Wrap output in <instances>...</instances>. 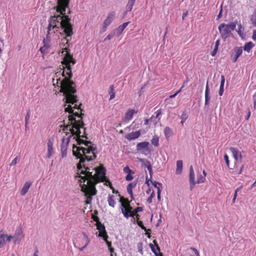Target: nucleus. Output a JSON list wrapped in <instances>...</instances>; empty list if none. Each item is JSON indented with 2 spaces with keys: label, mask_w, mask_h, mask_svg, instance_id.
Masks as SVG:
<instances>
[{
  "label": "nucleus",
  "mask_w": 256,
  "mask_h": 256,
  "mask_svg": "<svg viewBox=\"0 0 256 256\" xmlns=\"http://www.w3.org/2000/svg\"><path fill=\"white\" fill-rule=\"evenodd\" d=\"M224 159L225 160V162H226V164L227 166H230V161H229V160H228V156L226 154H225L224 155Z\"/></svg>",
  "instance_id": "50"
},
{
  "label": "nucleus",
  "mask_w": 256,
  "mask_h": 256,
  "mask_svg": "<svg viewBox=\"0 0 256 256\" xmlns=\"http://www.w3.org/2000/svg\"><path fill=\"white\" fill-rule=\"evenodd\" d=\"M22 230L21 228H18L16 230L15 233L13 236L14 244H18L20 242L22 239L24 238Z\"/></svg>",
  "instance_id": "7"
},
{
  "label": "nucleus",
  "mask_w": 256,
  "mask_h": 256,
  "mask_svg": "<svg viewBox=\"0 0 256 256\" xmlns=\"http://www.w3.org/2000/svg\"><path fill=\"white\" fill-rule=\"evenodd\" d=\"M242 26H241V24H240V25H239L238 29L237 30V32L238 33V34L240 36L242 35Z\"/></svg>",
  "instance_id": "59"
},
{
  "label": "nucleus",
  "mask_w": 256,
  "mask_h": 256,
  "mask_svg": "<svg viewBox=\"0 0 256 256\" xmlns=\"http://www.w3.org/2000/svg\"><path fill=\"white\" fill-rule=\"evenodd\" d=\"M237 22V20H236L228 24H226L224 23L220 24L218 29L220 34L221 38L224 40H226V38L230 36L231 34V32L233 31L236 28Z\"/></svg>",
  "instance_id": "4"
},
{
  "label": "nucleus",
  "mask_w": 256,
  "mask_h": 256,
  "mask_svg": "<svg viewBox=\"0 0 256 256\" xmlns=\"http://www.w3.org/2000/svg\"><path fill=\"white\" fill-rule=\"evenodd\" d=\"M83 235H84L83 239H84V240L85 242V244L83 246L80 248V251H82L86 247V246L88 245V244L90 242V239L88 238V236L86 235V234L84 233Z\"/></svg>",
  "instance_id": "28"
},
{
  "label": "nucleus",
  "mask_w": 256,
  "mask_h": 256,
  "mask_svg": "<svg viewBox=\"0 0 256 256\" xmlns=\"http://www.w3.org/2000/svg\"><path fill=\"white\" fill-rule=\"evenodd\" d=\"M31 186V183L28 182H26L24 184L22 188L20 191V194L22 196H24L28 192L30 186Z\"/></svg>",
  "instance_id": "19"
},
{
  "label": "nucleus",
  "mask_w": 256,
  "mask_h": 256,
  "mask_svg": "<svg viewBox=\"0 0 256 256\" xmlns=\"http://www.w3.org/2000/svg\"><path fill=\"white\" fill-rule=\"evenodd\" d=\"M71 138L72 136H69L66 138V140L64 138L62 139V142L60 146L62 158H64L66 156L68 145Z\"/></svg>",
  "instance_id": "6"
},
{
  "label": "nucleus",
  "mask_w": 256,
  "mask_h": 256,
  "mask_svg": "<svg viewBox=\"0 0 256 256\" xmlns=\"http://www.w3.org/2000/svg\"><path fill=\"white\" fill-rule=\"evenodd\" d=\"M230 150L233 156L236 161H241L242 156L241 154L240 153L239 151L237 149L234 148H230Z\"/></svg>",
  "instance_id": "15"
},
{
  "label": "nucleus",
  "mask_w": 256,
  "mask_h": 256,
  "mask_svg": "<svg viewBox=\"0 0 256 256\" xmlns=\"http://www.w3.org/2000/svg\"><path fill=\"white\" fill-rule=\"evenodd\" d=\"M189 182L190 190H192L194 189V186L196 184V181L195 180L194 172L192 166H190V167Z\"/></svg>",
  "instance_id": "8"
},
{
  "label": "nucleus",
  "mask_w": 256,
  "mask_h": 256,
  "mask_svg": "<svg viewBox=\"0 0 256 256\" xmlns=\"http://www.w3.org/2000/svg\"><path fill=\"white\" fill-rule=\"evenodd\" d=\"M68 120H69V122L70 123V125H74L72 124V122L74 121V124H76V123H80V122H82L81 120H78V121H76V118L74 117V116H72V115H70L68 116Z\"/></svg>",
  "instance_id": "34"
},
{
  "label": "nucleus",
  "mask_w": 256,
  "mask_h": 256,
  "mask_svg": "<svg viewBox=\"0 0 256 256\" xmlns=\"http://www.w3.org/2000/svg\"><path fill=\"white\" fill-rule=\"evenodd\" d=\"M114 36H116L114 33V32L113 30L112 31L108 36H107L104 38V42L106 41V40H110Z\"/></svg>",
  "instance_id": "38"
},
{
  "label": "nucleus",
  "mask_w": 256,
  "mask_h": 256,
  "mask_svg": "<svg viewBox=\"0 0 256 256\" xmlns=\"http://www.w3.org/2000/svg\"><path fill=\"white\" fill-rule=\"evenodd\" d=\"M210 92H205L204 94V110H206V111H208L209 110V105H210Z\"/></svg>",
  "instance_id": "23"
},
{
  "label": "nucleus",
  "mask_w": 256,
  "mask_h": 256,
  "mask_svg": "<svg viewBox=\"0 0 256 256\" xmlns=\"http://www.w3.org/2000/svg\"><path fill=\"white\" fill-rule=\"evenodd\" d=\"M152 185L154 186V188H156L157 189H158V188H160V187L158 185L162 186V184L156 181H154V182L152 181Z\"/></svg>",
  "instance_id": "49"
},
{
  "label": "nucleus",
  "mask_w": 256,
  "mask_h": 256,
  "mask_svg": "<svg viewBox=\"0 0 256 256\" xmlns=\"http://www.w3.org/2000/svg\"><path fill=\"white\" fill-rule=\"evenodd\" d=\"M96 228L100 232L98 236L104 237V236L107 234L104 226L100 222H98V224H96Z\"/></svg>",
  "instance_id": "13"
},
{
  "label": "nucleus",
  "mask_w": 256,
  "mask_h": 256,
  "mask_svg": "<svg viewBox=\"0 0 256 256\" xmlns=\"http://www.w3.org/2000/svg\"><path fill=\"white\" fill-rule=\"evenodd\" d=\"M161 110H158L156 112V116H155V118L160 119L159 118V116L161 114Z\"/></svg>",
  "instance_id": "58"
},
{
  "label": "nucleus",
  "mask_w": 256,
  "mask_h": 256,
  "mask_svg": "<svg viewBox=\"0 0 256 256\" xmlns=\"http://www.w3.org/2000/svg\"><path fill=\"white\" fill-rule=\"evenodd\" d=\"M114 195H111V196L109 195V197H108V205L110 206H112V208H114L115 204H116V202L114 200Z\"/></svg>",
  "instance_id": "30"
},
{
  "label": "nucleus",
  "mask_w": 256,
  "mask_h": 256,
  "mask_svg": "<svg viewBox=\"0 0 256 256\" xmlns=\"http://www.w3.org/2000/svg\"><path fill=\"white\" fill-rule=\"evenodd\" d=\"M108 94L110 95V100L113 99L115 96V92L114 85H111L109 88Z\"/></svg>",
  "instance_id": "31"
},
{
  "label": "nucleus",
  "mask_w": 256,
  "mask_h": 256,
  "mask_svg": "<svg viewBox=\"0 0 256 256\" xmlns=\"http://www.w3.org/2000/svg\"><path fill=\"white\" fill-rule=\"evenodd\" d=\"M136 0H128L126 6V10L124 12V16H126L128 12L132 10L133 6L135 3Z\"/></svg>",
  "instance_id": "16"
},
{
  "label": "nucleus",
  "mask_w": 256,
  "mask_h": 256,
  "mask_svg": "<svg viewBox=\"0 0 256 256\" xmlns=\"http://www.w3.org/2000/svg\"><path fill=\"white\" fill-rule=\"evenodd\" d=\"M82 150V156L80 154V152H74V156L80 159L79 162L77 164V176L76 178H79L80 180V186L81 190L84 192V196L86 198L85 201L86 204H90L92 200V196L96 194L97 190L96 185L100 181H104L106 178V170L102 166L94 168L92 169L95 172L92 174V172H90V168L86 166V162H90L96 158L97 148L91 147L90 148H77V150Z\"/></svg>",
  "instance_id": "1"
},
{
  "label": "nucleus",
  "mask_w": 256,
  "mask_h": 256,
  "mask_svg": "<svg viewBox=\"0 0 256 256\" xmlns=\"http://www.w3.org/2000/svg\"><path fill=\"white\" fill-rule=\"evenodd\" d=\"M108 26L104 24V22L103 23V26H102V28H101V29L100 30V33L102 34V33L105 32L106 31V29H107Z\"/></svg>",
  "instance_id": "48"
},
{
  "label": "nucleus",
  "mask_w": 256,
  "mask_h": 256,
  "mask_svg": "<svg viewBox=\"0 0 256 256\" xmlns=\"http://www.w3.org/2000/svg\"><path fill=\"white\" fill-rule=\"evenodd\" d=\"M68 48H64L62 52L64 53L65 51L66 52L63 58L62 62V64L66 66V69L64 70L63 72V76H68V78L65 77L64 79L60 82V92L64 94V99L66 100L65 103L74 104L77 102L78 99L76 96L74 94L76 92V90L73 86L74 82L70 80L72 74V68L70 65V63L74 64L76 60L74 59L72 56L68 52Z\"/></svg>",
  "instance_id": "3"
},
{
  "label": "nucleus",
  "mask_w": 256,
  "mask_h": 256,
  "mask_svg": "<svg viewBox=\"0 0 256 256\" xmlns=\"http://www.w3.org/2000/svg\"><path fill=\"white\" fill-rule=\"evenodd\" d=\"M164 134L166 139H168L173 134L172 130L168 126H166L164 130Z\"/></svg>",
  "instance_id": "25"
},
{
  "label": "nucleus",
  "mask_w": 256,
  "mask_h": 256,
  "mask_svg": "<svg viewBox=\"0 0 256 256\" xmlns=\"http://www.w3.org/2000/svg\"><path fill=\"white\" fill-rule=\"evenodd\" d=\"M188 112L186 110H184L182 112V115L180 116V118L182 120L180 123L182 124V125H184L186 120L188 118Z\"/></svg>",
  "instance_id": "26"
},
{
  "label": "nucleus",
  "mask_w": 256,
  "mask_h": 256,
  "mask_svg": "<svg viewBox=\"0 0 256 256\" xmlns=\"http://www.w3.org/2000/svg\"><path fill=\"white\" fill-rule=\"evenodd\" d=\"M20 159V156H16L14 160H13L12 162L10 164V166H14L16 165L17 162H18V160Z\"/></svg>",
  "instance_id": "45"
},
{
  "label": "nucleus",
  "mask_w": 256,
  "mask_h": 256,
  "mask_svg": "<svg viewBox=\"0 0 256 256\" xmlns=\"http://www.w3.org/2000/svg\"><path fill=\"white\" fill-rule=\"evenodd\" d=\"M6 236V234H0V248L4 246Z\"/></svg>",
  "instance_id": "36"
},
{
  "label": "nucleus",
  "mask_w": 256,
  "mask_h": 256,
  "mask_svg": "<svg viewBox=\"0 0 256 256\" xmlns=\"http://www.w3.org/2000/svg\"><path fill=\"white\" fill-rule=\"evenodd\" d=\"M30 110H28L27 111V113H26V114L25 117V122H28V120H30Z\"/></svg>",
  "instance_id": "47"
},
{
  "label": "nucleus",
  "mask_w": 256,
  "mask_h": 256,
  "mask_svg": "<svg viewBox=\"0 0 256 256\" xmlns=\"http://www.w3.org/2000/svg\"><path fill=\"white\" fill-rule=\"evenodd\" d=\"M158 142H159V138H158V136L154 135L152 137V138L151 140V142H152V144H153L155 146H158V144H159Z\"/></svg>",
  "instance_id": "32"
},
{
  "label": "nucleus",
  "mask_w": 256,
  "mask_h": 256,
  "mask_svg": "<svg viewBox=\"0 0 256 256\" xmlns=\"http://www.w3.org/2000/svg\"><path fill=\"white\" fill-rule=\"evenodd\" d=\"M206 180V178H204V176H203L200 174V173H198V174L197 177V180L196 181V184H201L204 182Z\"/></svg>",
  "instance_id": "33"
},
{
  "label": "nucleus",
  "mask_w": 256,
  "mask_h": 256,
  "mask_svg": "<svg viewBox=\"0 0 256 256\" xmlns=\"http://www.w3.org/2000/svg\"><path fill=\"white\" fill-rule=\"evenodd\" d=\"M140 130H139L135 132H132L124 136V138L130 141L139 138L140 136Z\"/></svg>",
  "instance_id": "12"
},
{
  "label": "nucleus",
  "mask_w": 256,
  "mask_h": 256,
  "mask_svg": "<svg viewBox=\"0 0 256 256\" xmlns=\"http://www.w3.org/2000/svg\"><path fill=\"white\" fill-rule=\"evenodd\" d=\"M133 179V176L132 174H128L126 177V180L128 181H130Z\"/></svg>",
  "instance_id": "52"
},
{
  "label": "nucleus",
  "mask_w": 256,
  "mask_h": 256,
  "mask_svg": "<svg viewBox=\"0 0 256 256\" xmlns=\"http://www.w3.org/2000/svg\"><path fill=\"white\" fill-rule=\"evenodd\" d=\"M220 40H218L216 42L215 46H214V48H216V50H218V46L220 45Z\"/></svg>",
  "instance_id": "60"
},
{
  "label": "nucleus",
  "mask_w": 256,
  "mask_h": 256,
  "mask_svg": "<svg viewBox=\"0 0 256 256\" xmlns=\"http://www.w3.org/2000/svg\"><path fill=\"white\" fill-rule=\"evenodd\" d=\"M136 186V183L132 182V183L129 184L127 186L132 189V188H134Z\"/></svg>",
  "instance_id": "61"
},
{
  "label": "nucleus",
  "mask_w": 256,
  "mask_h": 256,
  "mask_svg": "<svg viewBox=\"0 0 256 256\" xmlns=\"http://www.w3.org/2000/svg\"><path fill=\"white\" fill-rule=\"evenodd\" d=\"M224 92V86H220V90H219V95L222 96Z\"/></svg>",
  "instance_id": "51"
},
{
  "label": "nucleus",
  "mask_w": 256,
  "mask_h": 256,
  "mask_svg": "<svg viewBox=\"0 0 256 256\" xmlns=\"http://www.w3.org/2000/svg\"><path fill=\"white\" fill-rule=\"evenodd\" d=\"M252 38L254 40L256 41V30L253 32Z\"/></svg>",
  "instance_id": "63"
},
{
  "label": "nucleus",
  "mask_w": 256,
  "mask_h": 256,
  "mask_svg": "<svg viewBox=\"0 0 256 256\" xmlns=\"http://www.w3.org/2000/svg\"><path fill=\"white\" fill-rule=\"evenodd\" d=\"M122 210H125L124 211L126 212V213H128V214L132 213V211L133 210L132 208L130 206V205L129 206H128V207L127 208H126V209H125L124 207L123 206L122 208Z\"/></svg>",
  "instance_id": "43"
},
{
  "label": "nucleus",
  "mask_w": 256,
  "mask_h": 256,
  "mask_svg": "<svg viewBox=\"0 0 256 256\" xmlns=\"http://www.w3.org/2000/svg\"><path fill=\"white\" fill-rule=\"evenodd\" d=\"M250 21L252 24L256 26V10L254 12L253 14L251 16Z\"/></svg>",
  "instance_id": "37"
},
{
  "label": "nucleus",
  "mask_w": 256,
  "mask_h": 256,
  "mask_svg": "<svg viewBox=\"0 0 256 256\" xmlns=\"http://www.w3.org/2000/svg\"><path fill=\"white\" fill-rule=\"evenodd\" d=\"M116 14L114 12H111L108 14L106 18L104 20V24L109 26L115 18Z\"/></svg>",
  "instance_id": "17"
},
{
  "label": "nucleus",
  "mask_w": 256,
  "mask_h": 256,
  "mask_svg": "<svg viewBox=\"0 0 256 256\" xmlns=\"http://www.w3.org/2000/svg\"><path fill=\"white\" fill-rule=\"evenodd\" d=\"M149 142H139L136 144V150L138 151H141L144 149H148Z\"/></svg>",
  "instance_id": "18"
},
{
  "label": "nucleus",
  "mask_w": 256,
  "mask_h": 256,
  "mask_svg": "<svg viewBox=\"0 0 256 256\" xmlns=\"http://www.w3.org/2000/svg\"><path fill=\"white\" fill-rule=\"evenodd\" d=\"M135 112V110L134 109H130L126 113L124 117V120H130L132 119L133 116Z\"/></svg>",
  "instance_id": "21"
},
{
  "label": "nucleus",
  "mask_w": 256,
  "mask_h": 256,
  "mask_svg": "<svg viewBox=\"0 0 256 256\" xmlns=\"http://www.w3.org/2000/svg\"><path fill=\"white\" fill-rule=\"evenodd\" d=\"M142 207H137L134 210L135 212V213H138V212H140L142 210Z\"/></svg>",
  "instance_id": "56"
},
{
  "label": "nucleus",
  "mask_w": 256,
  "mask_h": 256,
  "mask_svg": "<svg viewBox=\"0 0 256 256\" xmlns=\"http://www.w3.org/2000/svg\"><path fill=\"white\" fill-rule=\"evenodd\" d=\"M254 46V45L251 42H246L244 46V50L247 52H249Z\"/></svg>",
  "instance_id": "27"
},
{
  "label": "nucleus",
  "mask_w": 256,
  "mask_h": 256,
  "mask_svg": "<svg viewBox=\"0 0 256 256\" xmlns=\"http://www.w3.org/2000/svg\"><path fill=\"white\" fill-rule=\"evenodd\" d=\"M124 172L128 174H134V172L131 170L128 166H126L124 168Z\"/></svg>",
  "instance_id": "40"
},
{
  "label": "nucleus",
  "mask_w": 256,
  "mask_h": 256,
  "mask_svg": "<svg viewBox=\"0 0 256 256\" xmlns=\"http://www.w3.org/2000/svg\"><path fill=\"white\" fill-rule=\"evenodd\" d=\"M124 210H122V214L126 218H128L129 217H132L133 218H134V216L136 213H135V212L134 210L132 211V213L128 214L126 213Z\"/></svg>",
  "instance_id": "29"
},
{
  "label": "nucleus",
  "mask_w": 256,
  "mask_h": 256,
  "mask_svg": "<svg viewBox=\"0 0 256 256\" xmlns=\"http://www.w3.org/2000/svg\"><path fill=\"white\" fill-rule=\"evenodd\" d=\"M160 192H161V190H160V188H158L157 197H158V200H160Z\"/></svg>",
  "instance_id": "54"
},
{
  "label": "nucleus",
  "mask_w": 256,
  "mask_h": 256,
  "mask_svg": "<svg viewBox=\"0 0 256 256\" xmlns=\"http://www.w3.org/2000/svg\"><path fill=\"white\" fill-rule=\"evenodd\" d=\"M234 54L231 55L230 58L234 62H236L238 60V58L240 57V56L242 54V48L240 47H236L234 48Z\"/></svg>",
  "instance_id": "11"
},
{
  "label": "nucleus",
  "mask_w": 256,
  "mask_h": 256,
  "mask_svg": "<svg viewBox=\"0 0 256 256\" xmlns=\"http://www.w3.org/2000/svg\"><path fill=\"white\" fill-rule=\"evenodd\" d=\"M108 237V234H106V236H104V237H103V238H104V241L106 242L108 248H112V242H109L107 240Z\"/></svg>",
  "instance_id": "41"
},
{
  "label": "nucleus",
  "mask_w": 256,
  "mask_h": 256,
  "mask_svg": "<svg viewBox=\"0 0 256 256\" xmlns=\"http://www.w3.org/2000/svg\"><path fill=\"white\" fill-rule=\"evenodd\" d=\"M76 141L77 142V144H78V145H81V144L84 145L85 140L81 139L80 137L77 138H76Z\"/></svg>",
  "instance_id": "44"
},
{
  "label": "nucleus",
  "mask_w": 256,
  "mask_h": 256,
  "mask_svg": "<svg viewBox=\"0 0 256 256\" xmlns=\"http://www.w3.org/2000/svg\"><path fill=\"white\" fill-rule=\"evenodd\" d=\"M153 244H150L149 246L151 248L152 251L156 256H160L162 254L160 252V248L158 246L156 240H153Z\"/></svg>",
  "instance_id": "10"
},
{
  "label": "nucleus",
  "mask_w": 256,
  "mask_h": 256,
  "mask_svg": "<svg viewBox=\"0 0 256 256\" xmlns=\"http://www.w3.org/2000/svg\"><path fill=\"white\" fill-rule=\"evenodd\" d=\"M124 30H122L120 26H118L117 28L113 30L114 32V33L116 36H120Z\"/></svg>",
  "instance_id": "35"
},
{
  "label": "nucleus",
  "mask_w": 256,
  "mask_h": 256,
  "mask_svg": "<svg viewBox=\"0 0 256 256\" xmlns=\"http://www.w3.org/2000/svg\"><path fill=\"white\" fill-rule=\"evenodd\" d=\"M80 123L74 124L72 128H70V131L71 132L72 137L73 136H76L78 138L80 137V128H84V124L83 122H80Z\"/></svg>",
  "instance_id": "5"
},
{
  "label": "nucleus",
  "mask_w": 256,
  "mask_h": 256,
  "mask_svg": "<svg viewBox=\"0 0 256 256\" xmlns=\"http://www.w3.org/2000/svg\"><path fill=\"white\" fill-rule=\"evenodd\" d=\"M92 144V142H90V141H86V140H85V142H84V146H88L87 148H90L91 147H94V145L92 146H89V144ZM96 148V147L95 146ZM77 148H84V147H82V146H75L74 144L73 145V150H72V153L74 154V152H79V150H77ZM80 154L82 155V156H82V154H83V152H82V150H80Z\"/></svg>",
  "instance_id": "14"
},
{
  "label": "nucleus",
  "mask_w": 256,
  "mask_h": 256,
  "mask_svg": "<svg viewBox=\"0 0 256 256\" xmlns=\"http://www.w3.org/2000/svg\"><path fill=\"white\" fill-rule=\"evenodd\" d=\"M154 196V192H153L152 194H150V196L147 199V202L148 204H151L152 202V200L153 197Z\"/></svg>",
  "instance_id": "46"
},
{
  "label": "nucleus",
  "mask_w": 256,
  "mask_h": 256,
  "mask_svg": "<svg viewBox=\"0 0 256 256\" xmlns=\"http://www.w3.org/2000/svg\"><path fill=\"white\" fill-rule=\"evenodd\" d=\"M190 249L194 252L196 254L199 256L198 252L196 248H191Z\"/></svg>",
  "instance_id": "64"
},
{
  "label": "nucleus",
  "mask_w": 256,
  "mask_h": 256,
  "mask_svg": "<svg viewBox=\"0 0 256 256\" xmlns=\"http://www.w3.org/2000/svg\"><path fill=\"white\" fill-rule=\"evenodd\" d=\"M81 104H80L79 106H78L77 104H75L74 106L72 107L70 105H68V106L65 108V112H68L70 114H73L74 116H77L78 118H82V115H84V114H80L78 112H74L73 108L75 109H80L81 110H82L80 108V106Z\"/></svg>",
  "instance_id": "9"
},
{
  "label": "nucleus",
  "mask_w": 256,
  "mask_h": 256,
  "mask_svg": "<svg viewBox=\"0 0 256 256\" xmlns=\"http://www.w3.org/2000/svg\"><path fill=\"white\" fill-rule=\"evenodd\" d=\"M6 240L8 242H10L11 241L12 239H13V236H6Z\"/></svg>",
  "instance_id": "62"
},
{
  "label": "nucleus",
  "mask_w": 256,
  "mask_h": 256,
  "mask_svg": "<svg viewBox=\"0 0 256 256\" xmlns=\"http://www.w3.org/2000/svg\"><path fill=\"white\" fill-rule=\"evenodd\" d=\"M183 168V162L181 160H178L176 162V174H180L182 172Z\"/></svg>",
  "instance_id": "22"
},
{
  "label": "nucleus",
  "mask_w": 256,
  "mask_h": 256,
  "mask_svg": "<svg viewBox=\"0 0 256 256\" xmlns=\"http://www.w3.org/2000/svg\"><path fill=\"white\" fill-rule=\"evenodd\" d=\"M70 0H58L57 6L54 8L56 12L60 14L51 16L48 20V32L46 38H44V46L41 47L40 51L44 54L48 48V43L50 41L49 35L51 34L52 29L54 30L52 32L54 33L60 30L64 33L66 36L64 38L68 42L71 40L74 34L72 24L70 22L71 18L66 15V9L68 7Z\"/></svg>",
  "instance_id": "2"
},
{
  "label": "nucleus",
  "mask_w": 256,
  "mask_h": 256,
  "mask_svg": "<svg viewBox=\"0 0 256 256\" xmlns=\"http://www.w3.org/2000/svg\"><path fill=\"white\" fill-rule=\"evenodd\" d=\"M140 161L142 164L146 167H148V164H151L150 162L146 159L143 158L140 159Z\"/></svg>",
  "instance_id": "39"
},
{
  "label": "nucleus",
  "mask_w": 256,
  "mask_h": 256,
  "mask_svg": "<svg viewBox=\"0 0 256 256\" xmlns=\"http://www.w3.org/2000/svg\"><path fill=\"white\" fill-rule=\"evenodd\" d=\"M137 224L140 227L142 230H144L145 231H150V230H147L146 228L144 226L143 223L142 221L137 220Z\"/></svg>",
  "instance_id": "42"
},
{
  "label": "nucleus",
  "mask_w": 256,
  "mask_h": 256,
  "mask_svg": "<svg viewBox=\"0 0 256 256\" xmlns=\"http://www.w3.org/2000/svg\"><path fill=\"white\" fill-rule=\"evenodd\" d=\"M52 146H53V144H52V141H50V140H49L48 142V144H47V146H48V154H47V156H46V158H50L52 153H53V148H52Z\"/></svg>",
  "instance_id": "20"
},
{
  "label": "nucleus",
  "mask_w": 256,
  "mask_h": 256,
  "mask_svg": "<svg viewBox=\"0 0 256 256\" xmlns=\"http://www.w3.org/2000/svg\"><path fill=\"white\" fill-rule=\"evenodd\" d=\"M120 202L121 203L120 209L124 207L125 209L130 206V202L127 198H120Z\"/></svg>",
  "instance_id": "24"
},
{
  "label": "nucleus",
  "mask_w": 256,
  "mask_h": 256,
  "mask_svg": "<svg viewBox=\"0 0 256 256\" xmlns=\"http://www.w3.org/2000/svg\"><path fill=\"white\" fill-rule=\"evenodd\" d=\"M224 82H225L224 76L223 75H221V82H220V86H224Z\"/></svg>",
  "instance_id": "55"
},
{
  "label": "nucleus",
  "mask_w": 256,
  "mask_h": 256,
  "mask_svg": "<svg viewBox=\"0 0 256 256\" xmlns=\"http://www.w3.org/2000/svg\"><path fill=\"white\" fill-rule=\"evenodd\" d=\"M130 23L129 22H125L124 23H123L122 25L120 26L121 28L122 29V30H124V28L128 26V24Z\"/></svg>",
  "instance_id": "53"
},
{
  "label": "nucleus",
  "mask_w": 256,
  "mask_h": 256,
  "mask_svg": "<svg viewBox=\"0 0 256 256\" xmlns=\"http://www.w3.org/2000/svg\"><path fill=\"white\" fill-rule=\"evenodd\" d=\"M92 218L93 220L96 222V224H98V222H100L99 221V218L96 216L92 215Z\"/></svg>",
  "instance_id": "57"
}]
</instances>
